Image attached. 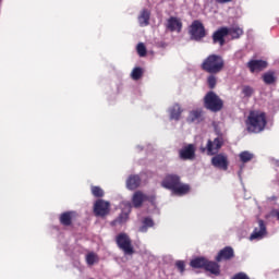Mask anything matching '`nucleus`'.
Here are the masks:
<instances>
[{
	"label": "nucleus",
	"mask_w": 279,
	"mask_h": 279,
	"mask_svg": "<svg viewBox=\"0 0 279 279\" xmlns=\"http://www.w3.org/2000/svg\"><path fill=\"white\" fill-rule=\"evenodd\" d=\"M160 184L162 189L170 191L172 195H177L178 197H183V195L191 193V185L183 183L179 174H166Z\"/></svg>",
	"instance_id": "1"
},
{
	"label": "nucleus",
	"mask_w": 279,
	"mask_h": 279,
	"mask_svg": "<svg viewBox=\"0 0 279 279\" xmlns=\"http://www.w3.org/2000/svg\"><path fill=\"white\" fill-rule=\"evenodd\" d=\"M267 116L262 111H250L245 121L246 130L250 133H260L267 126Z\"/></svg>",
	"instance_id": "2"
},
{
	"label": "nucleus",
	"mask_w": 279,
	"mask_h": 279,
	"mask_svg": "<svg viewBox=\"0 0 279 279\" xmlns=\"http://www.w3.org/2000/svg\"><path fill=\"white\" fill-rule=\"evenodd\" d=\"M225 60L219 54H209L201 64V69L209 74H218L225 69Z\"/></svg>",
	"instance_id": "3"
},
{
	"label": "nucleus",
	"mask_w": 279,
	"mask_h": 279,
	"mask_svg": "<svg viewBox=\"0 0 279 279\" xmlns=\"http://www.w3.org/2000/svg\"><path fill=\"white\" fill-rule=\"evenodd\" d=\"M190 266L193 269H205L215 277L221 276V266L217 262H210L205 257H195L191 259Z\"/></svg>",
	"instance_id": "4"
},
{
	"label": "nucleus",
	"mask_w": 279,
	"mask_h": 279,
	"mask_svg": "<svg viewBox=\"0 0 279 279\" xmlns=\"http://www.w3.org/2000/svg\"><path fill=\"white\" fill-rule=\"evenodd\" d=\"M204 107L211 112H219L225 107V101L215 92L210 90L204 96Z\"/></svg>",
	"instance_id": "5"
},
{
	"label": "nucleus",
	"mask_w": 279,
	"mask_h": 279,
	"mask_svg": "<svg viewBox=\"0 0 279 279\" xmlns=\"http://www.w3.org/2000/svg\"><path fill=\"white\" fill-rule=\"evenodd\" d=\"M189 34L191 39L201 41L207 36V31L205 28V25L201 21L195 20L190 25Z\"/></svg>",
	"instance_id": "6"
},
{
	"label": "nucleus",
	"mask_w": 279,
	"mask_h": 279,
	"mask_svg": "<svg viewBox=\"0 0 279 279\" xmlns=\"http://www.w3.org/2000/svg\"><path fill=\"white\" fill-rule=\"evenodd\" d=\"M116 243L119 250H122L126 256H132V254H134L135 251L132 245V240L126 233H119L116 238Z\"/></svg>",
	"instance_id": "7"
},
{
	"label": "nucleus",
	"mask_w": 279,
	"mask_h": 279,
	"mask_svg": "<svg viewBox=\"0 0 279 279\" xmlns=\"http://www.w3.org/2000/svg\"><path fill=\"white\" fill-rule=\"evenodd\" d=\"M225 145V138L222 135H219L215 137L214 140H208L207 144L204 148H202L203 151H206L207 155L214 156L219 153V150Z\"/></svg>",
	"instance_id": "8"
},
{
	"label": "nucleus",
	"mask_w": 279,
	"mask_h": 279,
	"mask_svg": "<svg viewBox=\"0 0 279 279\" xmlns=\"http://www.w3.org/2000/svg\"><path fill=\"white\" fill-rule=\"evenodd\" d=\"M268 236V229L265 220L258 219L257 227L254 228L253 232L250 235V241H263Z\"/></svg>",
	"instance_id": "9"
},
{
	"label": "nucleus",
	"mask_w": 279,
	"mask_h": 279,
	"mask_svg": "<svg viewBox=\"0 0 279 279\" xmlns=\"http://www.w3.org/2000/svg\"><path fill=\"white\" fill-rule=\"evenodd\" d=\"M110 208L109 202L97 199L94 204V215L95 217H107V215H110Z\"/></svg>",
	"instance_id": "10"
},
{
	"label": "nucleus",
	"mask_w": 279,
	"mask_h": 279,
	"mask_svg": "<svg viewBox=\"0 0 279 279\" xmlns=\"http://www.w3.org/2000/svg\"><path fill=\"white\" fill-rule=\"evenodd\" d=\"M211 165L216 169H220L221 171H228V169H229V158L225 154H216L211 158Z\"/></svg>",
	"instance_id": "11"
},
{
	"label": "nucleus",
	"mask_w": 279,
	"mask_h": 279,
	"mask_svg": "<svg viewBox=\"0 0 279 279\" xmlns=\"http://www.w3.org/2000/svg\"><path fill=\"white\" fill-rule=\"evenodd\" d=\"M77 217L78 214L74 210L64 211L60 214L59 222L61 226L69 228L70 226H73V221H76Z\"/></svg>",
	"instance_id": "12"
},
{
	"label": "nucleus",
	"mask_w": 279,
	"mask_h": 279,
	"mask_svg": "<svg viewBox=\"0 0 279 279\" xmlns=\"http://www.w3.org/2000/svg\"><path fill=\"white\" fill-rule=\"evenodd\" d=\"M179 157L182 160H193L196 157V146L194 144H187L179 150Z\"/></svg>",
	"instance_id": "13"
},
{
	"label": "nucleus",
	"mask_w": 279,
	"mask_h": 279,
	"mask_svg": "<svg viewBox=\"0 0 279 279\" xmlns=\"http://www.w3.org/2000/svg\"><path fill=\"white\" fill-rule=\"evenodd\" d=\"M235 258V252L232 246H226L220 250L215 258L216 263H222L223 260H232Z\"/></svg>",
	"instance_id": "14"
},
{
	"label": "nucleus",
	"mask_w": 279,
	"mask_h": 279,
	"mask_svg": "<svg viewBox=\"0 0 279 279\" xmlns=\"http://www.w3.org/2000/svg\"><path fill=\"white\" fill-rule=\"evenodd\" d=\"M229 35V27L218 28L211 36L213 44H219L221 47L226 45V37Z\"/></svg>",
	"instance_id": "15"
},
{
	"label": "nucleus",
	"mask_w": 279,
	"mask_h": 279,
	"mask_svg": "<svg viewBox=\"0 0 279 279\" xmlns=\"http://www.w3.org/2000/svg\"><path fill=\"white\" fill-rule=\"evenodd\" d=\"M246 65L252 73H255L266 70L269 63L265 60H250Z\"/></svg>",
	"instance_id": "16"
},
{
	"label": "nucleus",
	"mask_w": 279,
	"mask_h": 279,
	"mask_svg": "<svg viewBox=\"0 0 279 279\" xmlns=\"http://www.w3.org/2000/svg\"><path fill=\"white\" fill-rule=\"evenodd\" d=\"M167 29H169L170 32H178L181 33L182 28H183V23L179 17L175 16H170L167 20V25H166Z\"/></svg>",
	"instance_id": "17"
},
{
	"label": "nucleus",
	"mask_w": 279,
	"mask_h": 279,
	"mask_svg": "<svg viewBox=\"0 0 279 279\" xmlns=\"http://www.w3.org/2000/svg\"><path fill=\"white\" fill-rule=\"evenodd\" d=\"M141 184L142 178L138 174H131L125 181V186L129 191H136Z\"/></svg>",
	"instance_id": "18"
},
{
	"label": "nucleus",
	"mask_w": 279,
	"mask_h": 279,
	"mask_svg": "<svg viewBox=\"0 0 279 279\" xmlns=\"http://www.w3.org/2000/svg\"><path fill=\"white\" fill-rule=\"evenodd\" d=\"M148 196L144 194L142 191L134 192L132 196V204L134 208H142L144 202H147Z\"/></svg>",
	"instance_id": "19"
},
{
	"label": "nucleus",
	"mask_w": 279,
	"mask_h": 279,
	"mask_svg": "<svg viewBox=\"0 0 279 279\" xmlns=\"http://www.w3.org/2000/svg\"><path fill=\"white\" fill-rule=\"evenodd\" d=\"M150 15L151 13L147 9L142 10L141 14L137 17L140 26L144 27L149 25Z\"/></svg>",
	"instance_id": "20"
},
{
	"label": "nucleus",
	"mask_w": 279,
	"mask_h": 279,
	"mask_svg": "<svg viewBox=\"0 0 279 279\" xmlns=\"http://www.w3.org/2000/svg\"><path fill=\"white\" fill-rule=\"evenodd\" d=\"M183 112L182 107L179 104H174L170 109V119L179 121L181 119V114Z\"/></svg>",
	"instance_id": "21"
},
{
	"label": "nucleus",
	"mask_w": 279,
	"mask_h": 279,
	"mask_svg": "<svg viewBox=\"0 0 279 279\" xmlns=\"http://www.w3.org/2000/svg\"><path fill=\"white\" fill-rule=\"evenodd\" d=\"M228 35H230L232 39H239L244 35V29L240 26H232L228 28Z\"/></svg>",
	"instance_id": "22"
},
{
	"label": "nucleus",
	"mask_w": 279,
	"mask_h": 279,
	"mask_svg": "<svg viewBox=\"0 0 279 279\" xmlns=\"http://www.w3.org/2000/svg\"><path fill=\"white\" fill-rule=\"evenodd\" d=\"M263 81L266 85H272L277 83L276 72L268 71L263 74Z\"/></svg>",
	"instance_id": "23"
},
{
	"label": "nucleus",
	"mask_w": 279,
	"mask_h": 279,
	"mask_svg": "<svg viewBox=\"0 0 279 279\" xmlns=\"http://www.w3.org/2000/svg\"><path fill=\"white\" fill-rule=\"evenodd\" d=\"M142 223L143 225L138 228V232H148V228H154L155 226V222L150 217H145L142 220Z\"/></svg>",
	"instance_id": "24"
},
{
	"label": "nucleus",
	"mask_w": 279,
	"mask_h": 279,
	"mask_svg": "<svg viewBox=\"0 0 279 279\" xmlns=\"http://www.w3.org/2000/svg\"><path fill=\"white\" fill-rule=\"evenodd\" d=\"M85 260H86V264L92 267L93 265H95L96 263H99L100 258L99 256L94 253V252H90V253H87L86 256H85Z\"/></svg>",
	"instance_id": "25"
},
{
	"label": "nucleus",
	"mask_w": 279,
	"mask_h": 279,
	"mask_svg": "<svg viewBox=\"0 0 279 279\" xmlns=\"http://www.w3.org/2000/svg\"><path fill=\"white\" fill-rule=\"evenodd\" d=\"M129 221V214L121 213L113 221H111V226H122Z\"/></svg>",
	"instance_id": "26"
},
{
	"label": "nucleus",
	"mask_w": 279,
	"mask_h": 279,
	"mask_svg": "<svg viewBox=\"0 0 279 279\" xmlns=\"http://www.w3.org/2000/svg\"><path fill=\"white\" fill-rule=\"evenodd\" d=\"M191 122H201L203 120V110H193L189 114Z\"/></svg>",
	"instance_id": "27"
},
{
	"label": "nucleus",
	"mask_w": 279,
	"mask_h": 279,
	"mask_svg": "<svg viewBox=\"0 0 279 279\" xmlns=\"http://www.w3.org/2000/svg\"><path fill=\"white\" fill-rule=\"evenodd\" d=\"M239 158L242 163H247L254 158V154L248 150H244L239 154Z\"/></svg>",
	"instance_id": "28"
},
{
	"label": "nucleus",
	"mask_w": 279,
	"mask_h": 279,
	"mask_svg": "<svg viewBox=\"0 0 279 279\" xmlns=\"http://www.w3.org/2000/svg\"><path fill=\"white\" fill-rule=\"evenodd\" d=\"M90 193L94 197H104L105 191L100 186L92 185Z\"/></svg>",
	"instance_id": "29"
},
{
	"label": "nucleus",
	"mask_w": 279,
	"mask_h": 279,
	"mask_svg": "<svg viewBox=\"0 0 279 279\" xmlns=\"http://www.w3.org/2000/svg\"><path fill=\"white\" fill-rule=\"evenodd\" d=\"M143 74H144V71L142 68H134L131 72V77L134 81H138L140 78H142Z\"/></svg>",
	"instance_id": "30"
},
{
	"label": "nucleus",
	"mask_w": 279,
	"mask_h": 279,
	"mask_svg": "<svg viewBox=\"0 0 279 279\" xmlns=\"http://www.w3.org/2000/svg\"><path fill=\"white\" fill-rule=\"evenodd\" d=\"M218 80L216 74H209V76L207 77V85L210 89H215L217 86Z\"/></svg>",
	"instance_id": "31"
},
{
	"label": "nucleus",
	"mask_w": 279,
	"mask_h": 279,
	"mask_svg": "<svg viewBox=\"0 0 279 279\" xmlns=\"http://www.w3.org/2000/svg\"><path fill=\"white\" fill-rule=\"evenodd\" d=\"M254 92L255 90H254V88L252 86L244 85L242 87V94H243L244 97H247V98L252 97Z\"/></svg>",
	"instance_id": "32"
},
{
	"label": "nucleus",
	"mask_w": 279,
	"mask_h": 279,
	"mask_svg": "<svg viewBox=\"0 0 279 279\" xmlns=\"http://www.w3.org/2000/svg\"><path fill=\"white\" fill-rule=\"evenodd\" d=\"M136 51L140 57H145L147 54V48L142 43L136 46Z\"/></svg>",
	"instance_id": "33"
},
{
	"label": "nucleus",
	"mask_w": 279,
	"mask_h": 279,
	"mask_svg": "<svg viewBox=\"0 0 279 279\" xmlns=\"http://www.w3.org/2000/svg\"><path fill=\"white\" fill-rule=\"evenodd\" d=\"M175 267L180 274H184L185 271V262L184 260H177L175 262Z\"/></svg>",
	"instance_id": "34"
},
{
	"label": "nucleus",
	"mask_w": 279,
	"mask_h": 279,
	"mask_svg": "<svg viewBox=\"0 0 279 279\" xmlns=\"http://www.w3.org/2000/svg\"><path fill=\"white\" fill-rule=\"evenodd\" d=\"M231 279H251L246 272H236Z\"/></svg>",
	"instance_id": "35"
},
{
	"label": "nucleus",
	"mask_w": 279,
	"mask_h": 279,
	"mask_svg": "<svg viewBox=\"0 0 279 279\" xmlns=\"http://www.w3.org/2000/svg\"><path fill=\"white\" fill-rule=\"evenodd\" d=\"M218 3H228V2H230V1H232V0H216Z\"/></svg>",
	"instance_id": "36"
},
{
	"label": "nucleus",
	"mask_w": 279,
	"mask_h": 279,
	"mask_svg": "<svg viewBox=\"0 0 279 279\" xmlns=\"http://www.w3.org/2000/svg\"><path fill=\"white\" fill-rule=\"evenodd\" d=\"M276 217H277V219H278V221H279V211L276 214Z\"/></svg>",
	"instance_id": "37"
},
{
	"label": "nucleus",
	"mask_w": 279,
	"mask_h": 279,
	"mask_svg": "<svg viewBox=\"0 0 279 279\" xmlns=\"http://www.w3.org/2000/svg\"><path fill=\"white\" fill-rule=\"evenodd\" d=\"M90 279H93V278H90Z\"/></svg>",
	"instance_id": "38"
}]
</instances>
